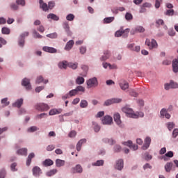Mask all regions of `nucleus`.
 Listing matches in <instances>:
<instances>
[{"mask_svg":"<svg viewBox=\"0 0 178 178\" xmlns=\"http://www.w3.org/2000/svg\"><path fill=\"white\" fill-rule=\"evenodd\" d=\"M122 112H124V113H126V115H127V116H129V118H132L133 119H138V118H143L144 117V113L140 112V113H134L133 108H131L129 106L123 107Z\"/></svg>","mask_w":178,"mask_h":178,"instance_id":"nucleus-1","label":"nucleus"},{"mask_svg":"<svg viewBox=\"0 0 178 178\" xmlns=\"http://www.w3.org/2000/svg\"><path fill=\"white\" fill-rule=\"evenodd\" d=\"M145 44L149 47V49H154V48L158 47V43L156 42V40L154 39H147L145 41Z\"/></svg>","mask_w":178,"mask_h":178,"instance_id":"nucleus-2","label":"nucleus"},{"mask_svg":"<svg viewBox=\"0 0 178 178\" xmlns=\"http://www.w3.org/2000/svg\"><path fill=\"white\" fill-rule=\"evenodd\" d=\"M35 109L40 111V112H44L49 110V106L47 104L40 103L35 106Z\"/></svg>","mask_w":178,"mask_h":178,"instance_id":"nucleus-3","label":"nucleus"},{"mask_svg":"<svg viewBox=\"0 0 178 178\" xmlns=\"http://www.w3.org/2000/svg\"><path fill=\"white\" fill-rule=\"evenodd\" d=\"M120 102H122V99L113 98V99L106 100L104 102V105H105V106H109V105H112V104H119Z\"/></svg>","mask_w":178,"mask_h":178,"instance_id":"nucleus-4","label":"nucleus"},{"mask_svg":"<svg viewBox=\"0 0 178 178\" xmlns=\"http://www.w3.org/2000/svg\"><path fill=\"white\" fill-rule=\"evenodd\" d=\"M88 88H91V87H97L98 86V81L97 78H92L86 81Z\"/></svg>","mask_w":178,"mask_h":178,"instance_id":"nucleus-5","label":"nucleus"},{"mask_svg":"<svg viewBox=\"0 0 178 178\" xmlns=\"http://www.w3.org/2000/svg\"><path fill=\"white\" fill-rule=\"evenodd\" d=\"M123 145H126L129 148H132L134 151H137L138 149V146L137 145H133V142L131 140H128L127 142H123Z\"/></svg>","mask_w":178,"mask_h":178,"instance_id":"nucleus-6","label":"nucleus"},{"mask_svg":"<svg viewBox=\"0 0 178 178\" xmlns=\"http://www.w3.org/2000/svg\"><path fill=\"white\" fill-rule=\"evenodd\" d=\"M129 29H127L124 31L121 29V30L117 31L115 33V37H122V35L124 34V35H125V37H127V35L129 34Z\"/></svg>","mask_w":178,"mask_h":178,"instance_id":"nucleus-7","label":"nucleus"},{"mask_svg":"<svg viewBox=\"0 0 178 178\" xmlns=\"http://www.w3.org/2000/svg\"><path fill=\"white\" fill-rule=\"evenodd\" d=\"M102 122L103 124H112V122H113V119L112 118V117L109 115H106L102 120Z\"/></svg>","mask_w":178,"mask_h":178,"instance_id":"nucleus-8","label":"nucleus"},{"mask_svg":"<svg viewBox=\"0 0 178 178\" xmlns=\"http://www.w3.org/2000/svg\"><path fill=\"white\" fill-rule=\"evenodd\" d=\"M164 87L165 90H170V88H178V84L177 83L171 81L170 83H165Z\"/></svg>","mask_w":178,"mask_h":178,"instance_id":"nucleus-9","label":"nucleus"},{"mask_svg":"<svg viewBox=\"0 0 178 178\" xmlns=\"http://www.w3.org/2000/svg\"><path fill=\"white\" fill-rule=\"evenodd\" d=\"M63 27L65 30V31L66 32L67 35L70 37H71V35H72L73 33H72L70 31V26H69V24L67 22H64L63 24Z\"/></svg>","mask_w":178,"mask_h":178,"instance_id":"nucleus-10","label":"nucleus"},{"mask_svg":"<svg viewBox=\"0 0 178 178\" xmlns=\"http://www.w3.org/2000/svg\"><path fill=\"white\" fill-rule=\"evenodd\" d=\"M119 86L122 90V91H126V90L129 89V82L126 81H120L119 83Z\"/></svg>","mask_w":178,"mask_h":178,"instance_id":"nucleus-11","label":"nucleus"},{"mask_svg":"<svg viewBox=\"0 0 178 178\" xmlns=\"http://www.w3.org/2000/svg\"><path fill=\"white\" fill-rule=\"evenodd\" d=\"M149 145H151V138L147 136L145 139V144L142 147V149H144V150L148 149V148H149Z\"/></svg>","mask_w":178,"mask_h":178,"instance_id":"nucleus-12","label":"nucleus"},{"mask_svg":"<svg viewBox=\"0 0 178 178\" xmlns=\"http://www.w3.org/2000/svg\"><path fill=\"white\" fill-rule=\"evenodd\" d=\"M22 86L26 87V90H31V85L30 84V79L25 78L22 80Z\"/></svg>","mask_w":178,"mask_h":178,"instance_id":"nucleus-13","label":"nucleus"},{"mask_svg":"<svg viewBox=\"0 0 178 178\" xmlns=\"http://www.w3.org/2000/svg\"><path fill=\"white\" fill-rule=\"evenodd\" d=\"M62 108H53L49 112V116H54V115H59L62 113Z\"/></svg>","mask_w":178,"mask_h":178,"instance_id":"nucleus-14","label":"nucleus"},{"mask_svg":"<svg viewBox=\"0 0 178 178\" xmlns=\"http://www.w3.org/2000/svg\"><path fill=\"white\" fill-rule=\"evenodd\" d=\"M33 176H35L36 177L40 176L42 172L41 171V168L40 167L35 166L32 170Z\"/></svg>","mask_w":178,"mask_h":178,"instance_id":"nucleus-15","label":"nucleus"},{"mask_svg":"<svg viewBox=\"0 0 178 178\" xmlns=\"http://www.w3.org/2000/svg\"><path fill=\"white\" fill-rule=\"evenodd\" d=\"M113 119L118 126L122 124V120H120V114H119V113H115L114 114Z\"/></svg>","mask_w":178,"mask_h":178,"instance_id":"nucleus-16","label":"nucleus"},{"mask_svg":"<svg viewBox=\"0 0 178 178\" xmlns=\"http://www.w3.org/2000/svg\"><path fill=\"white\" fill-rule=\"evenodd\" d=\"M72 173H83V168L81 165H76L72 169Z\"/></svg>","mask_w":178,"mask_h":178,"instance_id":"nucleus-17","label":"nucleus"},{"mask_svg":"<svg viewBox=\"0 0 178 178\" xmlns=\"http://www.w3.org/2000/svg\"><path fill=\"white\" fill-rule=\"evenodd\" d=\"M111 58V52L109 51L106 50L104 52V55L101 57L100 60L104 61L109 59Z\"/></svg>","mask_w":178,"mask_h":178,"instance_id":"nucleus-18","label":"nucleus"},{"mask_svg":"<svg viewBox=\"0 0 178 178\" xmlns=\"http://www.w3.org/2000/svg\"><path fill=\"white\" fill-rule=\"evenodd\" d=\"M124 166V163H123V159H119L116 162L115 165V169H118V170H122L123 169Z\"/></svg>","mask_w":178,"mask_h":178,"instance_id":"nucleus-19","label":"nucleus"},{"mask_svg":"<svg viewBox=\"0 0 178 178\" xmlns=\"http://www.w3.org/2000/svg\"><path fill=\"white\" fill-rule=\"evenodd\" d=\"M39 3H40V8H41L42 10H44V12H47V10H49V8L48 7V4L44 3V1L39 0Z\"/></svg>","mask_w":178,"mask_h":178,"instance_id":"nucleus-20","label":"nucleus"},{"mask_svg":"<svg viewBox=\"0 0 178 178\" xmlns=\"http://www.w3.org/2000/svg\"><path fill=\"white\" fill-rule=\"evenodd\" d=\"M73 45H74V41L73 40H71L69 42H67L65 47V51H70V49L73 48Z\"/></svg>","mask_w":178,"mask_h":178,"instance_id":"nucleus-21","label":"nucleus"},{"mask_svg":"<svg viewBox=\"0 0 178 178\" xmlns=\"http://www.w3.org/2000/svg\"><path fill=\"white\" fill-rule=\"evenodd\" d=\"M43 51L44 52H49L50 54H56V49L54 47H43Z\"/></svg>","mask_w":178,"mask_h":178,"instance_id":"nucleus-22","label":"nucleus"},{"mask_svg":"<svg viewBox=\"0 0 178 178\" xmlns=\"http://www.w3.org/2000/svg\"><path fill=\"white\" fill-rule=\"evenodd\" d=\"M172 70L174 73H178V61L177 60H172Z\"/></svg>","mask_w":178,"mask_h":178,"instance_id":"nucleus-23","label":"nucleus"},{"mask_svg":"<svg viewBox=\"0 0 178 178\" xmlns=\"http://www.w3.org/2000/svg\"><path fill=\"white\" fill-rule=\"evenodd\" d=\"M22 105H23V99H19L13 104V106H14L15 108H20Z\"/></svg>","mask_w":178,"mask_h":178,"instance_id":"nucleus-24","label":"nucleus"},{"mask_svg":"<svg viewBox=\"0 0 178 178\" xmlns=\"http://www.w3.org/2000/svg\"><path fill=\"white\" fill-rule=\"evenodd\" d=\"M86 139H81L78 143L76 144V150L77 151H81V145H83V144L86 143Z\"/></svg>","mask_w":178,"mask_h":178,"instance_id":"nucleus-25","label":"nucleus"},{"mask_svg":"<svg viewBox=\"0 0 178 178\" xmlns=\"http://www.w3.org/2000/svg\"><path fill=\"white\" fill-rule=\"evenodd\" d=\"M35 156V154L34 153H30L28 156V159L26 160V165L30 166V164L31 163V159Z\"/></svg>","mask_w":178,"mask_h":178,"instance_id":"nucleus-26","label":"nucleus"},{"mask_svg":"<svg viewBox=\"0 0 178 178\" xmlns=\"http://www.w3.org/2000/svg\"><path fill=\"white\" fill-rule=\"evenodd\" d=\"M103 67H104V69H108V67H109V69H117L116 65H111L108 63H104Z\"/></svg>","mask_w":178,"mask_h":178,"instance_id":"nucleus-27","label":"nucleus"},{"mask_svg":"<svg viewBox=\"0 0 178 178\" xmlns=\"http://www.w3.org/2000/svg\"><path fill=\"white\" fill-rule=\"evenodd\" d=\"M40 83H44V84H47V83H48V79L44 80L42 76H39L36 79V83L40 84Z\"/></svg>","mask_w":178,"mask_h":178,"instance_id":"nucleus-28","label":"nucleus"},{"mask_svg":"<svg viewBox=\"0 0 178 178\" xmlns=\"http://www.w3.org/2000/svg\"><path fill=\"white\" fill-rule=\"evenodd\" d=\"M56 165L57 168H60L61 166H65V160H60L59 159L56 160Z\"/></svg>","mask_w":178,"mask_h":178,"instance_id":"nucleus-29","label":"nucleus"},{"mask_svg":"<svg viewBox=\"0 0 178 178\" xmlns=\"http://www.w3.org/2000/svg\"><path fill=\"white\" fill-rule=\"evenodd\" d=\"M17 154L18 155H24L26 156H27V149L26 148L20 149L17 150Z\"/></svg>","mask_w":178,"mask_h":178,"instance_id":"nucleus-30","label":"nucleus"},{"mask_svg":"<svg viewBox=\"0 0 178 178\" xmlns=\"http://www.w3.org/2000/svg\"><path fill=\"white\" fill-rule=\"evenodd\" d=\"M44 166H52L54 165V161L48 159L43 161Z\"/></svg>","mask_w":178,"mask_h":178,"instance_id":"nucleus-31","label":"nucleus"},{"mask_svg":"<svg viewBox=\"0 0 178 178\" xmlns=\"http://www.w3.org/2000/svg\"><path fill=\"white\" fill-rule=\"evenodd\" d=\"M67 61L64 60L58 63V67L60 69H66V67H67Z\"/></svg>","mask_w":178,"mask_h":178,"instance_id":"nucleus-32","label":"nucleus"},{"mask_svg":"<svg viewBox=\"0 0 178 178\" xmlns=\"http://www.w3.org/2000/svg\"><path fill=\"white\" fill-rule=\"evenodd\" d=\"M115 20V17H108L104 19V23L105 24H108L109 23H112Z\"/></svg>","mask_w":178,"mask_h":178,"instance_id":"nucleus-33","label":"nucleus"},{"mask_svg":"<svg viewBox=\"0 0 178 178\" xmlns=\"http://www.w3.org/2000/svg\"><path fill=\"white\" fill-rule=\"evenodd\" d=\"M173 166V163H167L165 165V170L166 172H169L172 170V167Z\"/></svg>","mask_w":178,"mask_h":178,"instance_id":"nucleus-34","label":"nucleus"},{"mask_svg":"<svg viewBox=\"0 0 178 178\" xmlns=\"http://www.w3.org/2000/svg\"><path fill=\"white\" fill-rule=\"evenodd\" d=\"M47 19H51L52 20H55L56 22H58V20H59V17H58V15L55 14L51 13L47 15Z\"/></svg>","mask_w":178,"mask_h":178,"instance_id":"nucleus-35","label":"nucleus"},{"mask_svg":"<svg viewBox=\"0 0 178 178\" xmlns=\"http://www.w3.org/2000/svg\"><path fill=\"white\" fill-rule=\"evenodd\" d=\"M85 79L83 76H78L76 79V83L79 85L84 84Z\"/></svg>","mask_w":178,"mask_h":178,"instance_id":"nucleus-36","label":"nucleus"},{"mask_svg":"<svg viewBox=\"0 0 178 178\" xmlns=\"http://www.w3.org/2000/svg\"><path fill=\"white\" fill-rule=\"evenodd\" d=\"M56 173H58V170L53 169L47 172V176L51 177V176H54V175H56Z\"/></svg>","mask_w":178,"mask_h":178,"instance_id":"nucleus-37","label":"nucleus"},{"mask_svg":"<svg viewBox=\"0 0 178 178\" xmlns=\"http://www.w3.org/2000/svg\"><path fill=\"white\" fill-rule=\"evenodd\" d=\"M77 94H79L77 92V90L76 89H73L71 90L69 92H68V96L70 97H76V95H77Z\"/></svg>","mask_w":178,"mask_h":178,"instance_id":"nucleus-38","label":"nucleus"},{"mask_svg":"<svg viewBox=\"0 0 178 178\" xmlns=\"http://www.w3.org/2000/svg\"><path fill=\"white\" fill-rule=\"evenodd\" d=\"M79 105L81 108H87V106H88V102H87V100L82 99Z\"/></svg>","mask_w":178,"mask_h":178,"instance_id":"nucleus-39","label":"nucleus"},{"mask_svg":"<svg viewBox=\"0 0 178 178\" xmlns=\"http://www.w3.org/2000/svg\"><path fill=\"white\" fill-rule=\"evenodd\" d=\"M92 124H93V128H94L95 131L96 133H98V131H99V130H101V127L95 122H93Z\"/></svg>","mask_w":178,"mask_h":178,"instance_id":"nucleus-40","label":"nucleus"},{"mask_svg":"<svg viewBox=\"0 0 178 178\" xmlns=\"http://www.w3.org/2000/svg\"><path fill=\"white\" fill-rule=\"evenodd\" d=\"M1 33L2 34H10V29H9V28H6V27H3L1 29Z\"/></svg>","mask_w":178,"mask_h":178,"instance_id":"nucleus-41","label":"nucleus"},{"mask_svg":"<svg viewBox=\"0 0 178 178\" xmlns=\"http://www.w3.org/2000/svg\"><path fill=\"white\" fill-rule=\"evenodd\" d=\"M167 127L168 129V130L172 131V129H173L175 128V124L172 122H170L168 123H167Z\"/></svg>","mask_w":178,"mask_h":178,"instance_id":"nucleus-42","label":"nucleus"},{"mask_svg":"<svg viewBox=\"0 0 178 178\" xmlns=\"http://www.w3.org/2000/svg\"><path fill=\"white\" fill-rule=\"evenodd\" d=\"M75 90H76V92L79 93V91H80L81 92H84L86 91V88H84V87L81 86H77Z\"/></svg>","mask_w":178,"mask_h":178,"instance_id":"nucleus-43","label":"nucleus"},{"mask_svg":"<svg viewBox=\"0 0 178 178\" xmlns=\"http://www.w3.org/2000/svg\"><path fill=\"white\" fill-rule=\"evenodd\" d=\"M66 19L68 20V22H73V20H74V15L69 14L67 15Z\"/></svg>","mask_w":178,"mask_h":178,"instance_id":"nucleus-44","label":"nucleus"},{"mask_svg":"<svg viewBox=\"0 0 178 178\" xmlns=\"http://www.w3.org/2000/svg\"><path fill=\"white\" fill-rule=\"evenodd\" d=\"M135 31H137L138 33H144V31H145V29L143 26H137L135 29Z\"/></svg>","mask_w":178,"mask_h":178,"instance_id":"nucleus-45","label":"nucleus"},{"mask_svg":"<svg viewBox=\"0 0 178 178\" xmlns=\"http://www.w3.org/2000/svg\"><path fill=\"white\" fill-rule=\"evenodd\" d=\"M103 141H104V143H108L111 145H113V144H115V140L113 139L105 138L103 140Z\"/></svg>","mask_w":178,"mask_h":178,"instance_id":"nucleus-46","label":"nucleus"},{"mask_svg":"<svg viewBox=\"0 0 178 178\" xmlns=\"http://www.w3.org/2000/svg\"><path fill=\"white\" fill-rule=\"evenodd\" d=\"M33 37L34 38H42V35H40V33H38V32H37L35 30L33 31Z\"/></svg>","mask_w":178,"mask_h":178,"instance_id":"nucleus-47","label":"nucleus"},{"mask_svg":"<svg viewBox=\"0 0 178 178\" xmlns=\"http://www.w3.org/2000/svg\"><path fill=\"white\" fill-rule=\"evenodd\" d=\"M68 67H70L71 69H77V63H69L67 64Z\"/></svg>","mask_w":178,"mask_h":178,"instance_id":"nucleus-48","label":"nucleus"},{"mask_svg":"<svg viewBox=\"0 0 178 178\" xmlns=\"http://www.w3.org/2000/svg\"><path fill=\"white\" fill-rule=\"evenodd\" d=\"M47 37H48L49 38H58V33H53L47 34Z\"/></svg>","mask_w":178,"mask_h":178,"instance_id":"nucleus-49","label":"nucleus"},{"mask_svg":"<svg viewBox=\"0 0 178 178\" xmlns=\"http://www.w3.org/2000/svg\"><path fill=\"white\" fill-rule=\"evenodd\" d=\"M125 19L126 20H133V15L129 13H127L125 15Z\"/></svg>","mask_w":178,"mask_h":178,"instance_id":"nucleus-50","label":"nucleus"},{"mask_svg":"<svg viewBox=\"0 0 178 178\" xmlns=\"http://www.w3.org/2000/svg\"><path fill=\"white\" fill-rule=\"evenodd\" d=\"M104 165L103 160H98L96 163H93L94 166H102Z\"/></svg>","mask_w":178,"mask_h":178,"instance_id":"nucleus-51","label":"nucleus"},{"mask_svg":"<svg viewBox=\"0 0 178 178\" xmlns=\"http://www.w3.org/2000/svg\"><path fill=\"white\" fill-rule=\"evenodd\" d=\"M37 130H38L37 127H31L29 129H28V131L29 133H34V131H37Z\"/></svg>","mask_w":178,"mask_h":178,"instance_id":"nucleus-52","label":"nucleus"},{"mask_svg":"<svg viewBox=\"0 0 178 178\" xmlns=\"http://www.w3.org/2000/svg\"><path fill=\"white\" fill-rule=\"evenodd\" d=\"M1 104H3V106H8V105H9V102H8V98L2 99Z\"/></svg>","mask_w":178,"mask_h":178,"instance_id":"nucleus-53","label":"nucleus"},{"mask_svg":"<svg viewBox=\"0 0 178 178\" xmlns=\"http://www.w3.org/2000/svg\"><path fill=\"white\" fill-rule=\"evenodd\" d=\"M49 9H54L55 8V1H49L48 3Z\"/></svg>","mask_w":178,"mask_h":178,"instance_id":"nucleus-54","label":"nucleus"},{"mask_svg":"<svg viewBox=\"0 0 178 178\" xmlns=\"http://www.w3.org/2000/svg\"><path fill=\"white\" fill-rule=\"evenodd\" d=\"M80 54L84 55L86 52H87V48L86 47H81L79 49Z\"/></svg>","mask_w":178,"mask_h":178,"instance_id":"nucleus-55","label":"nucleus"},{"mask_svg":"<svg viewBox=\"0 0 178 178\" xmlns=\"http://www.w3.org/2000/svg\"><path fill=\"white\" fill-rule=\"evenodd\" d=\"M161 116H165L168 114V110L166 108H162L160 111Z\"/></svg>","mask_w":178,"mask_h":178,"instance_id":"nucleus-56","label":"nucleus"},{"mask_svg":"<svg viewBox=\"0 0 178 178\" xmlns=\"http://www.w3.org/2000/svg\"><path fill=\"white\" fill-rule=\"evenodd\" d=\"M16 3H17V5L24 6V5H26V1L24 0H17Z\"/></svg>","mask_w":178,"mask_h":178,"instance_id":"nucleus-57","label":"nucleus"},{"mask_svg":"<svg viewBox=\"0 0 178 178\" xmlns=\"http://www.w3.org/2000/svg\"><path fill=\"white\" fill-rule=\"evenodd\" d=\"M115 152H120L122 151V147L120 145H115L114 147Z\"/></svg>","mask_w":178,"mask_h":178,"instance_id":"nucleus-58","label":"nucleus"},{"mask_svg":"<svg viewBox=\"0 0 178 178\" xmlns=\"http://www.w3.org/2000/svg\"><path fill=\"white\" fill-rule=\"evenodd\" d=\"M16 166H17V164L16 163H13V164H11L10 168L13 172H16L17 170V169H16Z\"/></svg>","mask_w":178,"mask_h":178,"instance_id":"nucleus-59","label":"nucleus"},{"mask_svg":"<svg viewBox=\"0 0 178 178\" xmlns=\"http://www.w3.org/2000/svg\"><path fill=\"white\" fill-rule=\"evenodd\" d=\"M177 136H178V129H175L172 131V137L174 138H176Z\"/></svg>","mask_w":178,"mask_h":178,"instance_id":"nucleus-60","label":"nucleus"},{"mask_svg":"<svg viewBox=\"0 0 178 178\" xmlns=\"http://www.w3.org/2000/svg\"><path fill=\"white\" fill-rule=\"evenodd\" d=\"M19 47H24V38H21L19 40Z\"/></svg>","mask_w":178,"mask_h":178,"instance_id":"nucleus-61","label":"nucleus"},{"mask_svg":"<svg viewBox=\"0 0 178 178\" xmlns=\"http://www.w3.org/2000/svg\"><path fill=\"white\" fill-rule=\"evenodd\" d=\"M161 2H162V0H156L155 8H156V9L161 6Z\"/></svg>","mask_w":178,"mask_h":178,"instance_id":"nucleus-62","label":"nucleus"},{"mask_svg":"<svg viewBox=\"0 0 178 178\" xmlns=\"http://www.w3.org/2000/svg\"><path fill=\"white\" fill-rule=\"evenodd\" d=\"M6 175V172L5 171V170H1L0 171V178H5Z\"/></svg>","mask_w":178,"mask_h":178,"instance_id":"nucleus-63","label":"nucleus"},{"mask_svg":"<svg viewBox=\"0 0 178 178\" xmlns=\"http://www.w3.org/2000/svg\"><path fill=\"white\" fill-rule=\"evenodd\" d=\"M173 152L169 151L165 154V156H168V158H173Z\"/></svg>","mask_w":178,"mask_h":178,"instance_id":"nucleus-64","label":"nucleus"}]
</instances>
